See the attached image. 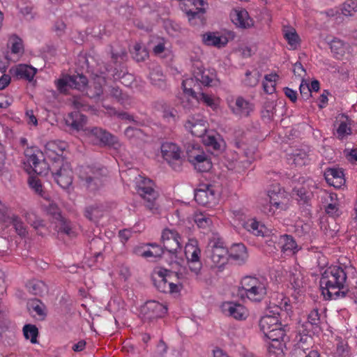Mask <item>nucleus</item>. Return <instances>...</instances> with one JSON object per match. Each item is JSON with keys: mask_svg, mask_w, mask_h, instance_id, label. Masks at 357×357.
Listing matches in <instances>:
<instances>
[{"mask_svg": "<svg viewBox=\"0 0 357 357\" xmlns=\"http://www.w3.org/2000/svg\"><path fill=\"white\" fill-rule=\"evenodd\" d=\"M357 275L353 266L342 268L340 266H332L325 270L320 279L322 294L328 300H337L349 296L350 290L347 281V275Z\"/></svg>", "mask_w": 357, "mask_h": 357, "instance_id": "obj_1", "label": "nucleus"}, {"mask_svg": "<svg viewBox=\"0 0 357 357\" xmlns=\"http://www.w3.org/2000/svg\"><path fill=\"white\" fill-rule=\"evenodd\" d=\"M259 326L264 336L271 341L269 348L282 351L288 329L287 321L282 324L273 314H266L260 319Z\"/></svg>", "mask_w": 357, "mask_h": 357, "instance_id": "obj_2", "label": "nucleus"}, {"mask_svg": "<svg viewBox=\"0 0 357 357\" xmlns=\"http://www.w3.org/2000/svg\"><path fill=\"white\" fill-rule=\"evenodd\" d=\"M238 294L248 298L250 301L259 303L267 294L268 282L262 277L246 275L241 280Z\"/></svg>", "mask_w": 357, "mask_h": 357, "instance_id": "obj_3", "label": "nucleus"}, {"mask_svg": "<svg viewBox=\"0 0 357 357\" xmlns=\"http://www.w3.org/2000/svg\"><path fill=\"white\" fill-rule=\"evenodd\" d=\"M186 155L188 160L198 172H206L211 169L212 162L209 155L198 144H188L186 146Z\"/></svg>", "mask_w": 357, "mask_h": 357, "instance_id": "obj_4", "label": "nucleus"}, {"mask_svg": "<svg viewBox=\"0 0 357 357\" xmlns=\"http://www.w3.org/2000/svg\"><path fill=\"white\" fill-rule=\"evenodd\" d=\"M50 170L56 183L63 189H68L73 183V174L70 164L63 159L54 161Z\"/></svg>", "mask_w": 357, "mask_h": 357, "instance_id": "obj_5", "label": "nucleus"}, {"mask_svg": "<svg viewBox=\"0 0 357 357\" xmlns=\"http://www.w3.org/2000/svg\"><path fill=\"white\" fill-rule=\"evenodd\" d=\"M207 252L214 266L222 268L227 263L229 250L220 238L211 239L207 247Z\"/></svg>", "mask_w": 357, "mask_h": 357, "instance_id": "obj_6", "label": "nucleus"}, {"mask_svg": "<svg viewBox=\"0 0 357 357\" xmlns=\"http://www.w3.org/2000/svg\"><path fill=\"white\" fill-rule=\"evenodd\" d=\"M153 183L151 180L144 178L138 185L137 193L144 201L145 206L155 214L158 213V204L157 199L158 193L153 188Z\"/></svg>", "mask_w": 357, "mask_h": 357, "instance_id": "obj_7", "label": "nucleus"}, {"mask_svg": "<svg viewBox=\"0 0 357 357\" xmlns=\"http://www.w3.org/2000/svg\"><path fill=\"white\" fill-rule=\"evenodd\" d=\"M106 172L107 169L103 167L88 166L85 170V175H82V178L85 181L89 190L96 191L104 185Z\"/></svg>", "mask_w": 357, "mask_h": 357, "instance_id": "obj_8", "label": "nucleus"}, {"mask_svg": "<svg viewBox=\"0 0 357 357\" xmlns=\"http://www.w3.org/2000/svg\"><path fill=\"white\" fill-rule=\"evenodd\" d=\"M84 131L93 144L115 146L119 144L116 136L100 127L88 128Z\"/></svg>", "mask_w": 357, "mask_h": 357, "instance_id": "obj_9", "label": "nucleus"}, {"mask_svg": "<svg viewBox=\"0 0 357 357\" xmlns=\"http://www.w3.org/2000/svg\"><path fill=\"white\" fill-rule=\"evenodd\" d=\"M162 158L175 170H178L182 162V151L174 142H165L160 146Z\"/></svg>", "mask_w": 357, "mask_h": 357, "instance_id": "obj_10", "label": "nucleus"}, {"mask_svg": "<svg viewBox=\"0 0 357 357\" xmlns=\"http://www.w3.org/2000/svg\"><path fill=\"white\" fill-rule=\"evenodd\" d=\"M167 312V307L155 301H147L141 308L142 317L144 321H150L160 318Z\"/></svg>", "mask_w": 357, "mask_h": 357, "instance_id": "obj_11", "label": "nucleus"}, {"mask_svg": "<svg viewBox=\"0 0 357 357\" xmlns=\"http://www.w3.org/2000/svg\"><path fill=\"white\" fill-rule=\"evenodd\" d=\"M186 130L197 137H202L208 130V123L205 118L199 114L190 116L184 125Z\"/></svg>", "mask_w": 357, "mask_h": 357, "instance_id": "obj_12", "label": "nucleus"}, {"mask_svg": "<svg viewBox=\"0 0 357 357\" xmlns=\"http://www.w3.org/2000/svg\"><path fill=\"white\" fill-rule=\"evenodd\" d=\"M181 237L178 233L174 229H165L161 236V241L164 249L173 255H175L178 249L181 248Z\"/></svg>", "mask_w": 357, "mask_h": 357, "instance_id": "obj_13", "label": "nucleus"}, {"mask_svg": "<svg viewBox=\"0 0 357 357\" xmlns=\"http://www.w3.org/2000/svg\"><path fill=\"white\" fill-rule=\"evenodd\" d=\"M193 83V79H187L183 81L182 86L184 93L191 96L193 98H195L198 101H202L208 107H210L213 110H215L218 107V104L214 100V99L211 96H208L204 93H196L195 89L192 88Z\"/></svg>", "mask_w": 357, "mask_h": 357, "instance_id": "obj_14", "label": "nucleus"}, {"mask_svg": "<svg viewBox=\"0 0 357 357\" xmlns=\"http://www.w3.org/2000/svg\"><path fill=\"white\" fill-rule=\"evenodd\" d=\"M268 196L269 197L270 207L274 206L276 209L284 210L286 208V197L285 191L276 185H272L271 188L268 191ZM266 213V211H265ZM275 213L271 208L268 209V214L273 215Z\"/></svg>", "mask_w": 357, "mask_h": 357, "instance_id": "obj_15", "label": "nucleus"}, {"mask_svg": "<svg viewBox=\"0 0 357 357\" xmlns=\"http://www.w3.org/2000/svg\"><path fill=\"white\" fill-rule=\"evenodd\" d=\"M185 255L190 271L198 275L202 267V264L200 261V249L192 244L187 245L185 249Z\"/></svg>", "mask_w": 357, "mask_h": 357, "instance_id": "obj_16", "label": "nucleus"}, {"mask_svg": "<svg viewBox=\"0 0 357 357\" xmlns=\"http://www.w3.org/2000/svg\"><path fill=\"white\" fill-rule=\"evenodd\" d=\"M195 200L200 205H208L213 204L216 200V194L211 185H202L199 189L195 191Z\"/></svg>", "mask_w": 357, "mask_h": 357, "instance_id": "obj_17", "label": "nucleus"}, {"mask_svg": "<svg viewBox=\"0 0 357 357\" xmlns=\"http://www.w3.org/2000/svg\"><path fill=\"white\" fill-rule=\"evenodd\" d=\"M320 325V314L317 309H314L308 314L307 321L302 324V333L310 336L318 333L321 331Z\"/></svg>", "mask_w": 357, "mask_h": 357, "instance_id": "obj_18", "label": "nucleus"}, {"mask_svg": "<svg viewBox=\"0 0 357 357\" xmlns=\"http://www.w3.org/2000/svg\"><path fill=\"white\" fill-rule=\"evenodd\" d=\"M155 107L162 113V119L168 123L175 124L180 119L179 113L175 107L165 100H158Z\"/></svg>", "mask_w": 357, "mask_h": 357, "instance_id": "obj_19", "label": "nucleus"}, {"mask_svg": "<svg viewBox=\"0 0 357 357\" xmlns=\"http://www.w3.org/2000/svg\"><path fill=\"white\" fill-rule=\"evenodd\" d=\"M222 309L225 314L237 320H245L248 315L247 309L237 303H225L222 305Z\"/></svg>", "mask_w": 357, "mask_h": 357, "instance_id": "obj_20", "label": "nucleus"}, {"mask_svg": "<svg viewBox=\"0 0 357 357\" xmlns=\"http://www.w3.org/2000/svg\"><path fill=\"white\" fill-rule=\"evenodd\" d=\"M327 183L335 188H340L345 183L344 174L341 168H327L324 172Z\"/></svg>", "mask_w": 357, "mask_h": 357, "instance_id": "obj_21", "label": "nucleus"}, {"mask_svg": "<svg viewBox=\"0 0 357 357\" xmlns=\"http://www.w3.org/2000/svg\"><path fill=\"white\" fill-rule=\"evenodd\" d=\"M270 313H273L275 317L278 318V322H281L282 324H284V321H287V324L289 325V322L291 320V314L292 311L291 310V305L289 303V301L287 299H282L280 305L274 307V310H270ZM289 328L288 327L289 331Z\"/></svg>", "mask_w": 357, "mask_h": 357, "instance_id": "obj_22", "label": "nucleus"}, {"mask_svg": "<svg viewBox=\"0 0 357 357\" xmlns=\"http://www.w3.org/2000/svg\"><path fill=\"white\" fill-rule=\"evenodd\" d=\"M193 79L204 86H210L213 81L212 74L203 68L202 63L197 60L193 63ZM195 82V80H193Z\"/></svg>", "mask_w": 357, "mask_h": 357, "instance_id": "obj_23", "label": "nucleus"}, {"mask_svg": "<svg viewBox=\"0 0 357 357\" xmlns=\"http://www.w3.org/2000/svg\"><path fill=\"white\" fill-rule=\"evenodd\" d=\"M53 210V213L55 216V218L59 221V232L63 233L70 237H75L76 236V231L73 227L72 223L70 221L64 218L59 211L58 208L54 205L50 206V211Z\"/></svg>", "mask_w": 357, "mask_h": 357, "instance_id": "obj_24", "label": "nucleus"}, {"mask_svg": "<svg viewBox=\"0 0 357 357\" xmlns=\"http://www.w3.org/2000/svg\"><path fill=\"white\" fill-rule=\"evenodd\" d=\"M172 272L165 268H160L155 272V275L153 277V281L156 289L162 293H167L169 290V281Z\"/></svg>", "mask_w": 357, "mask_h": 357, "instance_id": "obj_25", "label": "nucleus"}, {"mask_svg": "<svg viewBox=\"0 0 357 357\" xmlns=\"http://www.w3.org/2000/svg\"><path fill=\"white\" fill-rule=\"evenodd\" d=\"M68 147L66 142L60 140H54L48 142L45 145V153L50 158H52L54 161L57 160L59 158L61 160L60 156Z\"/></svg>", "mask_w": 357, "mask_h": 357, "instance_id": "obj_26", "label": "nucleus"}, {"mask_svg": "<svg viewBox=\"0 0 357 357\" xmlns=\"http://www.w3.org/2000/svg\"><path fill=\"white\" fill-rule=\"evenodd\" d=\"M202 41L207 46L222 48L227 45L229 40L227 36L220 35L218 32H207L202 35Z\"/></svg>", "mask_w": 357, "mask_h": 357, "instance_id": "obj_27", "label": "nucleus"}, {"mask_svg": "<svg viewBox=\"0 0 357 357\" xmlns=\"http://www.w3.org/2000/svg\"><path fill=\"white\" fill-rule=\"evenodd\" d=\"M231 112L238 116H248L252 110V105L242 97H238L234 102L229 103Z\"/></svg>", "mask_w": 357, "mask_h": 357, "instance_id": "obj_28", "label": "nucleus"}, {"mask_svg": "<svg viewBox=\"0 0 357 357\" xmlns=\"http://www.w3.org/2000/svg\"><path fill=\"white\" fill-rule=\"evenodd\" d=\"M86 122V116L77 111L70 113L66 119V125L76 131L84 130Z\"/></svg>", "mask_w": 357, "mask_h": 357, "instance_id": "obj_29", "label": "nucleus"}, {"mask_svg": "<svg viewBox=\"0 0 357 357\" xmlns=\"http://www.w3.org/2000/svg\"><path fill=\"white\" fill-rule=\"evenodd\" d=\"M36 72V68L26 64H20L10 70V73L17 79H23L29 82L33 79Z\"/></svg>", "mask_w": 357, "mask_h": 357, "instance_id": "obj_30", "label": "nucleus"}, {"mask_svg": "<svg viewBox=\"0 0 357 357\" xmlns=\"http://www.w3.org/2000/svg\"><path fill=\"white\" fill-rule=\"evenodd\" d=\"M229 257L238 265L244 264L248 258L245 246L243 243L233 244L229 250Z\"/></svg>", "mask_w": 357, "mask_h": 357, "instance_id": "obj_31", "label": "nucleus"}, {"mask_svg": "<svg viewBox=\"0 0 357 357\" xmlns=\"http://www.w3.org/2000/svg\"><path fill=\"white\" fill-rule=\"evenodd\" d=\"M181 9L186 14L188 21L192 25H201L204 24V15L206 12L204 8L197 7L194 10L188 9L186 5L183 4Z\"/></svg>", "mask_w": 357, "mask_h": 357, "instance_id": "obj_32", "label": "nucleus"}, {"mask_svg": "<svg viewBox=\"0 0 357 357\" xmlns=\"http://www.w3.org/2000/svg\"><path fill=\"white\" fill-rule=\"evenodd\" d=\"M26 287L29 293L33 295L43 297L48 293V286L42 280H31L29 281Z\"/></svg>", "mask_w": 357, "mask_h": 357, "instance_id": "obj_33", "label": "nucleus"}, {"mask_svg": "<svg viewBox=\"0 0 357 357\" xmlns=\"http://www.w3.org/2000/svg\"><path fill=\"white\" fill-rule=\"evenodd\" d=\"M278 245L283 252L289 251L292 253H296L299 250L294 238L291 235L288 234L279 236Z\"/></svg>", "mask_w": 357, "mask_h": 357, "instance_id": "obj_34", "label": "nucleus"}, {"mask_svg": "<svg viewBox=\"0 0 357 357\" xmlns=\"http://www.w3.org/2000/svg\"><path fill=\"white\" fill-rule=\"evenodd\" d=\"M232 22L240 28L248 29L253 25L252 20L245 10L236 11L232 15Z\"/></svg>", "mask_w": 357, "mask_h": 357, "instance_id": "obj_35", "label": "nucleus"}, {"mask_svg": "<svg viewBox=\"0 0 357 357\" xmlns=\"http://www.w3.org/2000/svg\"><path fill=\"white\" fill-rule=\"evenodd\" d=\"M149 79L151 84L157 87L162 89L166 88L165 76L160 66H155L151 69L149 73Z\"/></svg>", "mask_w": 357, "mask_h": 357, "instance_id": "obj_36", "label": "nucleus"}, {"mask_svg": "<svg viewBox=\"0 0 357 357\" xmlns=\"http://www.w3.org/2000/svg\"><path fill=\"white\" fill-rule=\"evenodd\" d=\"M103 215V206L101 204H94L88 206L84 209V216L93 222H98Z\"/></svg>", "mask_w": 357, "mask_h": 357, "instance_id": "obj_37", "label": "nucleus"}, {"mask_svg": "<svg viewBox=\"0 0 357 357\" xmlns=\"http://www.w3.org/2000/svg\"><path fill=\"white\" fill-rule=\"evenodd\" d=\"M7 223L11 224L16 233L21 237H25L27 235L28 231L26 230V227L24 226L22 219L17 215L11 214Z\"/></svg>", "mask_w": 357, "mask_h": 357, "instance_id": "obj_38", "label": "nucleus"}, {"mask_svg": "<svg viewBox=\"0 0 357 357\" xmlns=\"http://www.w3.org/2000/svg\"><path fill=\"white\" fill-rule=\"evenodd\" d=\"M294 192L296 195V200L301 206H310V201L312 196V192L304 188H294Z\"/></svg>", "mask_w": 357, "mask_h": 357, "instance_id": "obj_39", "label": "nucleus"}, {"mask_svg": "<svg viewBox=\"0 0 357 357\" xmlns=\"http://www.w3.org/2000/svg\"><path fill=\"white\" fill-rule=\"evenodd\" d=\"M28 184L30 188L40 197L47 199L45 190L43 186L41 180L36 176H29L28 178Z\"/></svg>", "mask_w": 357, "mask_h": 357, "instance_id": "obj_40", "label": "nucleus"}, {"mask_svg": "<svg viewBox=\"0 0 357 357\" xmlns=\"http://www.w3.org/2000/svg\"><path fill=\"white\" fill-rule=\"evenodd\" d=\"M71 75H65L54 81L55 86L60 93L67 94L71 86Z\"/></svg>", "mask_w": 357, "mask_h": 357, "instance_id": "obj_41", "label": "nucleus"}, {"mask_svg": "<svg viewBox=\"0 0 357 357\" xmlns=\"http://www.w3.org/2000/svg\"><path fill=\"white\" fill-rule=\"evenodd\" d=\"M276 113V103L274 101L265 102L261 110V117L268 121H271Z\"/></svg>", "mask_w": 357, "mask_h": 357, "instance_id": "obj_42", "label": "nucleus"}, {"mask_svg": "<svg viewBox=\"0 0 357 357\" xmlns=\"http://www.w3.org/2000/svg\"><path fill=\"white\" fill-rule=\"evenodd\" d=\"M124 134L132 143H137L138 140H142L145 136L144 132L141 129L130 126L128 127L125 130Z\"/></svg>", "mask_w": 357, "mask_h": 357, "instance_id": "obj_43", "label": "nucleus"}, {"mask_svg": "<svg viewBox=\"0 0 357 357\" xmlns=\"http://www.w3.org/2000/svg\"><path fill=\"white\" fill-rule=\"evenodd\" d=\"M110 96L124 107L130 103L129 96L126 93H123L119 87H112L110 89Z\"/></svg>", "mask_w": 357, "mask_h": 357, "instance_id": "obj_44", "label": "nucleus"}, {"mask_svg": "<svg viewBox=\"0 0 357 357\" xmlns=\"http://www.w3.org/2000/svg\"><path fill=\"white\" fill-rule=\"evenodd\" d=\"M131 53L132 58L137 62L144 61L146 58L149 57V52L146 50L145 46L140 43H136L134 45Z\"/></svg>", "mask_w": 357, "mask_h": 357, "instance_id": "obj_45", "label": "nucleus"}, {"mask_svg": "<svg viewBox=\"0 0 357 357\" xmlns=\"http://www.w3.org/2000/svg\"><path fill=\"white\" fill-rule=\"evenodd\" d=\"M278 76L276 74L266 75L264 81L262 83L263 89L265 93L273 94L275 91V82Z\"/></svg>", "mask_w": 357, "mask_h": 357, "instance_id": "obj_46", "label": "nucleus"}, {"mask_svg": "<svg viewBox=\"0 0 357 357\" xmlns=\"http://www.w3.org/2000/svg\"><path fill=\"white\" fill-rule=\"evenodd\" d=\"M71 86L73 89L84 91L88 84V79L84 75H71Z\"/></svg>", "mask_w": 357, "mask_h": 357, "instance_id": "obj_47", "label": "nucleus"}, {"mask_svg": "<svg viewBox=\"0 0 357 357\" xmlns=\"http://www.w3.org/2000/svg\"><path fill=\"white\" fill-rule=\"evenodd\" d=\"M24 336L26 340H30L32 344L38 342L37 337L38 335V328L35 325L26 324L23 328Z\"/></svg>", "mask_w": 357, "mask_h": 357, "instance_id": "obj_48", "label": "nucleus"}, {"mask_svg": "<svg viewBox=\"0 0 357 357\" xmlns=\"http://www.w3.org/2000/svg\"><path fill=\"white\" fill-rule=\"evenodd\" d=\"M28 308L29 310L34 311L37 315L43 319L46 316L45 306L38 299H33L28 303Z\"/></svg>", "mask_w": 357, "mask_h": 357, "instance_id": "obj_49", "label": "nucleus"}, {"mask_svg": "<svg viewBox=\"0 0 357 357\" xmlns=\"http://www.w3.org/2000/svg\"><path fill=\"white\" fill-rule=\"evenodd\" d=\"M331 50L332 52L337 57L341 56L345 52L347 49V44L344 43L342 40L338 38H334L331 42Z\"/></svg>", "mask_w": 357, "mask_h": 357, "instance_id": "obj_50", "label": "nucleus"}, {"mask_svg": "<svg viewBox=\"0 0 357 357\" xmlns=\"http://www.w3.org/2000/svg\"><path fill=\"white\" fill-rule=\"evenodd\" d=\"M90 250L92 252V254L94 257L98 259L100 256L102 255V250L105 246L104 242L100 238H93L90 241Z\"/></svg>", "mask_w": 357, "mask_h": 357, "instance_id": "obj_51", "label": "nucleus"}, {"mask_svg": "<svg viewBox=\"0 0 357 357\" xmlns=\"http://www.w3.org/2000/svg\"><path fill=\"white\" fill-rule=\"evenodd\" d=\"M194 220L200 228H207L212 224V220L208 215L204 213H197L194 215Z\"/></svg>", "mask_w": 357, "mask_h": 357, "instance_id": "obj_52", "label": "nucleus"}, {"mask_svg": "<svg viewBox=\"0 0 357 357\" xmlns=\"http://www.w3.org/2000/svg\"><path fill=\"white\" fill-rule=\"evenodd\" d=\"M352 134V129L350 126H349L346 122H341L337 130H336V137L340 140H343L348 137V136Z\"/></svg>", "mask_w": 357, "mask_h": 357, "instance_id": "obj_53", "label": "nucleus"}, {"mask_svg": "<svg viewBox=\"0 0 357 357\" xmlns=\"http://www.w3.org/2000/svg\"><path fill=\"white\" fill-rule=\"evenodd\" d=\"M149 246V243L141 246H136L134 248V253L144 258L154 257L158 258V252H153L151 250H146V247Z\"/></svg>", "mask_w": 357, "mask_h": 357, "instance_id": "obj_54", "label": "nucleus"}, {"mask_svg": "<svg viewBox=\"0 0 357 357\" xmlns=\"http://www.w3.org/2000/svg\"><path fill=\"white\" fill-rule=\"evenodd\" d=\"M284 38L287 40L289 45L294 49L296 48L299 44V36L293 29L287 30L284 33Z\"/></svg>", "mask_w": 357, "mask_h": 357, "instance_id": "obj_55", "label": "nucleus"}, {"mask_svg": "<svg viewBox=\"0 0 357 357\" xmlns=\"http://www.w3.org/2000/svg\"><path fill=\"white\" fill-rule=\"evenodd\" d=\"M357 11V1L348 0L342 6V13L345 16H351L354 13Z\"/></svg>", "mask_w": 357, "mask_h": 357, "instance_id": "obj_56", "label": "nucleus"}, {"mask_svg": "<svg viewBox=\"0 0 357 357\" xmlns=\"http://www.w3.org/2000/svg\"><path fill=\"white\" fill-rule=\"evenodd\" d=\"M325 212L327 215L333 218H338L342 214L337 202L328 203L325 206Z\"/></svg>", "mask_w": 357, "mask_h": 357, "instance_id": "obj_57", "label": "nucleus"}, {"mask_svg": "<svg viewBox=\"0 0 357 357\" xmlns=\"http://www.w3.org/2000/svg\"><path fill=\"white\" fill-rule=\"evenodd\" d=\"M310 161L307 153L303 151H298L294 154V162L297 166H303L308 164Z\"/></svg>", "mask_w": 357, "mask_h": 357, "instance_id": "obj_58", "label": "nucleus"}, {"mask_svg": "<svg viewBox=\"0 0 357 357\" xmlns=\"http://www.w3.org/2000/svg\"><path fill=\"white\" fill-rule=\"evenodd\" d=\"M127 58V52L123 49L119 50H112V59L114 63H121L125 61Z\"/></svg>", "mask_w": 357, "mask_h": 357, "instance_id": "obj_59", "label": "nucleus"}, {"mask_svg": "<svg viewBox=\"0 0 357 357\" xmlns=\"http://www.w3.org/2000/svg\"><path fill=\"white\" fill-rule=\"evenodd\" d=\"M289 281L295 289H298L303 287V278L300 273H292L290 275Z\"/></svg>", "mask_w": 357, "mask_h": 357, "instance_id": "obj_60", "label": "nucleus"}, {"mask_svg": "<svg viewBox=\"0 0 357 357\" xmlns=\"http://www.w3.org/2000/svg\"><path fill=\"white\" fill-rule=\"evenodd\" d=\"M299 90L301 98L303 100H307L310 97L312 96V93L309 88V84H307L304 79L302 80L300 84Z\"/></svg>", "mask_w": 357, "mask_h": 357, "instance_id": "obj_61", "label": "nucleus"}, {"mask_svg": "<svg viewBox=\"0 0 357 357\" xmlns=\"http://www.w3.org/2000/svg\"><path fill=\"white\" fill-rule=\"evenodd\" d=\"M11 52L13 54H19L23 52L22 40L17 36H15L13 38Z\"/></svg>", "mask_w": 357, "mask_h": 357, "instance_id": "obj_62", "label": "nucleus"}, {"mask_svg": "<svg viewBox=\"0 0 357 357\" xmlns=\"http://www.w3.org/2000/svg\"><path fill=\"white\" fill-rule=\"evenodd\" d=\"M49 166L45 160H42L38 164H37L33 170L38 175H46L49 170Z\"/></svg>", "mask_w": 357, "mask_h": 357, "instance_id": "obj_63", "label": "nucleus"}, {"mask_svg": "<svg viewBox=\"0 0 357 357\" xmlns=\"http://www.w3.org/2000/svg\"><path fill=\"white\" fill-rule=\"evenodd\" d=\"M205 144L206 146L213 148L215 151H220L222 149L221 143L214 136H207L206 139H205Z\"/></svg>", "mask_w": 357, "mask_h": 357, "instance_id": "obj_64", "label": "nucleus"}]
</instances>
